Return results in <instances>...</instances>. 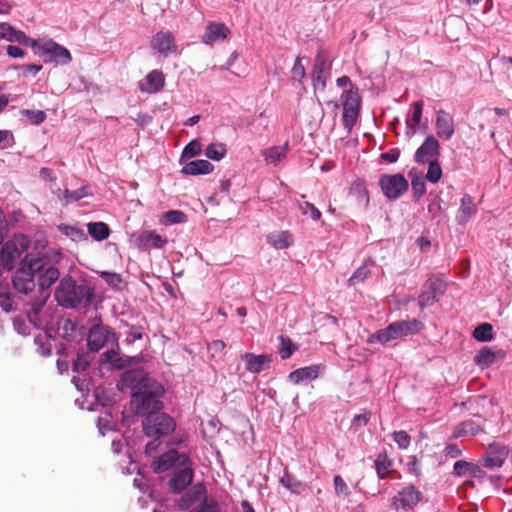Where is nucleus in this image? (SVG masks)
I'll list each match as a JSON object with an SVG mask.
<instances>
[{"label": "nucleus", "mask_w": 512, "mask_h": 512, "mask_svg": "<svg viewBox=\"0 0 512 512\" xmlns=\"http://www.w3.org/2000/svg\"><path fill=\"white\" fill-rule=\"evenodd\" d=\"M101 278L113 288H119L123 281L120 274L106 271L101 272Z\"/></svg>", "instance_id": "nucleus-52"}, {"label": "nucleus", "mask_w": 512, "mask_h": 512, "mask_svg": "<svg viewBox=\"0 0 512 512\" xmlns=\"http://www.w3.org/2000/svg\"><path fill=\"white\" fill-rule=\"evenodd\" d=\"M38 285L42 292L47 291L60 276L59 270L45 261V268L38 273Z\"/></svg>", "instance_id": "nucleus-28"}, {"label": "nucleus", "mask_w": 512, "mask_h": 512, "mask_svg": "<svg viewBox=\"0 0 512 512\" xmlns=\"http://www.w3.org/2000/svg\"><path fill=\"white\" fill-rule=\"evenodd\" d=\"M435 127L438 137L442 139L449 140L454 135L453 117L443 109L437 111Z\"/></svg>", "instance_id": "nucleus-21"}, {"label": "nucleus", "mask_w": 512, "mask_h": 512, "mask_svg": "<svg viewBox=\"0 0 512 512\" xmlns=\"http://www.w3.org/2000/svg\"><path fill=\"white\" fill-rule=\"evenodd\" d=\"M299 209L303 215L308 216L314 221L321 218V212L312 203L305 201L299 204Z\"/></svg>", "instance_id": "nucleus-46"}, {"label": "nucleus", "mask_w": 512, "mask_h": 512, "mask_svg": "<svg viewBox=\"0 0 512 512\" xmlns=\"http://www.w3.org/2000/svg\"><path fill=\"white\" fill-rule=\"evenodd\" d=\"M139 241L144 249H161L167 244V239L153 230L143 231L139 236Z\"/></svg>", "instance_id": "nucleus-29"}, {"label": "nucleus", "mask_w": 512, "mask_h": 512, "mask_svg": "<svg viewBox=\"0 0 512 512\" xmlns=\"http://www.w3.org/2000/svg\"><path fill=\"white\" fill-rule=\"evenodd\" d=\"M360 104L361 98L358 88L355 85H351L350 89L345 93L343 108L360 110Z\"/></svg>", "instance_id": "nucleus-36"}, {"label": "nucleus", "mask_w": 512, "mask_h": 512, "mask_svg": "<svg viewBox=\"0 0 512 512\" xmlns=\"http://www.w3.org/2000/svg\"><path fill=\"white\" fill-rule=\"evenodd\" d=\"M470 468H473L472 463L464 460H459L454 464V474L459 477L467 475L470 473Z\"/></svg>", "instance_id": "nucleus-56"}, {"label": "nucleus", "mask_w": 512, "mask_h": 512, "mask_svg": "<svg viewBox=\"0 0 512 512\" xmlns=\"http://www.w3.org/2000/svg\"><path fill=\"white\" fill-rule=\"evenodd\" d=\"M213 165L204 159L193 160L188 162L181 170L184 175H201L208 174L213 171Z\"/></svg>", "instance_id": "nucleus-30"}, {"label": "nucleus", "mask_w": 512, "mask_h": 512, "mask_svg": "<svg viewBox=\"0 0 512 512\" xmlns=\"http://www.w3.org/2000/svg\"><path fill=\"white\" fill-rule=\"evenodd\" d=\"M226 344L222 340H215L212 343L209 344L208 349L213 353H222L225 349Z\"/></svg>", "instance_id": "nucleus-64"}, {"label": "nucleus", "mask_w": 512, "mask_h": 512, "mask_svg": "<svg viewBox=\"0 0 512 512\" xmlns=\"http://www.w3.org/2000/svg\"><path fill=\"white\" fill-rule=\"evenodd\" d=\"M176 428L174 418H144L143 431L150 438L167 436Z\"/></svg>", "instance_id": "nucleus-9"}, {"label": "nucleus", "mask_w": 512, "mask_h": 512, "mask_svg": "<svg viewBox=\"0 0 512 512\" xmlns=\"http://www.w3.org/2000/svg\"><path fill=\"white\" fill-rule=\"evenodd\" d=\"M335 494L338 497L347 498L350 495V489L344 479L340 475L333 478Z\"/></svg>", "instance_id": "nucleus-45"}, {"label": "nucleus", "mask_w": 512, "mask_h": 512, "mask_svg": "<svg viewBox=\"0 0 512 512\" xmlns=\"http://www.w3.org/2000/svg\"><path fill=\"white\" fill-rule=\"evenodd\" d=\"M399 156H400V150L397 148L390 149L389 151L382 153L380 155L382 160L389 162V163L396 162L399 159Z\"/></svg>", "instance_id": "nucleus-59"}, {"label": "nucleus", "mask_w": 512, "mask_h": 512, "mask_svg": "<svg viewBox=\"0 0 512 512\" xmlns=\"http://www.w3.org/2000/svg\"><path fill=\"white\" fill-rule=\"evenodd\" d=\"M39 49L43 54L50 57V60L60 64H68L71 61L70 52L63 46H60L54 41H48L41 45Z\"/></svg>", "instance_id": "nucleus-17"}, {"label": "nucleus", "mask_w": 512, "mask_h": 512, "mask_svg": "<svg viewBox=\"0 0 512 512\" xmlns=\"http://www.w3.org/2000/svg\"><path fill=\"white\" fill-rule=\"evenodd\" d=\"M279 339L281 342V347H280L281 358L284 360L288 359L293 354V352L295 350V346L289 337L280 336Z\"/></svg>", "instance_id": "nucleus-48"}, {"label": "nucleus", "mask_w": 512, "mask_h": 512, "mask_svg": "<svg viewBox=\"0 0 512 512\" xmlns=\"http://www.w3.org/2000/svg\"><path fill=\"white\" fill-rule=\"evenodd\" d=\"M13 31V26L7 22L0 23V39L9 40L10 34Z\"/></svg>", "instance_id": "nucleus-63"}, {"label": "nucleus", "mask_w": 512, "mask_h": 512, "mask_svg": "<svg viewBox=\"0 0 512 512\" xmlns=\"http://www.w3.org/2000/svg\"><path fill=\"white\" fill-rule=\"evenodd\" d=\"M165 75L160 70H152L143 81L139 83V88L144 93H158L164 88Z\"/></svg>", "instance_id": "nucleus-18"}, {"label": "nucleus", "mask_w": 512, "mask_h": 512, "mask_svg": "<svg viewBox=\"0 0 512 512\" xmlns=\"http://www.w3.org/2000/svg\"><path fill=\"white\" fill-rule=\"evenodd\" d=\"M360 110L357 109H345L343 108V125L344 127L350 131L353 126L356 124Z\"/></svg>", "instance_id": "nucleus-43"}, {"label": "nucleus", "mask_w": 512, "mask_h": 512, "mask_svg": "<svg viewBox=\"0 0 512 512\" xmlns=\"http://www.w3.org/2000/svg\"><path fill=\"white\" fill-rule=\"evenodd\" d=\"M267 242L276 249H285L293 244V237L289 231H275L267 236Z\"/></svg>", "instance_id": "nucleus-32"}, {"label": "nucleus", "mask_w": 512, "mask_h": 512, "mask_svg": "<svg viewBox=\"0 0 512 512\" xmlns=\"http://www.w3.org/2000/svg\"><path fill=\"white\" fill-rule=\"evenodd\" d=\"M473 337L479 342H488L494 338L493 326L490 323H482L473 331Z\"/></svg>", "instance_id": "nucleus-38"}, {"label": "nucleus", "mask_w": 512, "mask_h": 512, "mask_svg": "<svg viewBox=\"0 0 512 512\" xmlns=\"http://www.w3.org/2000/svg\"><path fill=\"white\" fill-rule=\"evenodd\" d=\"M0 306L5 312H10L13 310V302L9 294L0 292Z\"/></svg>", "instance_id": "nucleus-61"}, {"label": "nucleus", "mask_w": 512, "mask_h": 512, "mask_svg": "<svg viewBox=\"0 0 512 512\" xmlns=\"http://www.w3.org/2000/svg\"><path fill=\"white\" fill-rule=\"evenodd\" d=\"M393 439L400 449H407L411 442V437L406 431L393 432Z\"/></svg>", "instance_id": "nucleus-53"}, {"label": "nucleus", "mask_w": 512, "mask_h": 512, "mask_svg": "<svg viewBox=\"0 0 512 512\" xmlns=\"http://www.w3.org/2000/svg\"><path fill=\"white\" fill-rule=\"evenodd\" d=\"M487 422H489L487 419L483 426H480L476 424L472 420H466L461 422L459 425H457L452 433L453 438H460L467 435L475 436L479 434L480 432H486V433H497L499 430L492 429Z\"/></svg>", "instance_id": "nucleus-15"}, {"label": "nucleus", "mask_w": 512, "mask_h": 512, "mask_svg": "<svg viewBox=\"0 0 512 512\" xmlns=\"http://www.w3.org/2000/svg\"><path fill=\"white\" fill-rule=\"evenodd\" d=\"M422 496V492L415 486L408 485L394 496L392 505L396 510L401 508L404 511H409L421 501Z\"/></svg>", "instance_id": "nucleus-12"}, {"label": "nucleus", "mask_w": 512, "mask_h": 512, "mask_svg": "<svg viewBox=\"0 0 512 512\" xmlns=\"http://www.w3.org/2000/svg\"><path fill=\"white\" fill-rule=\"evenodd\" d=\"M143 337V328L141 326H129V331L127 333V341L132 343L137 340H141Z\"/></svg>", "instance_id": "nucleus-57"}, {"label": "nucleus", "mask_w": 512, "mask_h": 512, "mask_svg": "<svg viewBox=\"0 0 512 512\" xmlns=\"http://www.w3.org/2000/svg\"><path fill=\"white\" fill-rule=\"evenodd\" d=\"M412 190L415 196L421 197L426 192L425 179L422 176L415 175L411 180Z\"/></svg>", "instance_id": "nucleus-51"}, {"label": "nucleus", "mask_w": 512, "mask_h": 512, "mask_svg": "<svg viewBox=\"0 0 512 512\" xmlns=\"http://www.w3.org/2000/svg\"><path fill=\"white\" fill-rule=\"evenodd\" d=\"M348 196L351 204L356 208L366 209L369 205V194L364 183L361 181H355L351 184Z\"/></svg>", "instance_id": "nucleus-23"}, {"label": "nucleus", "mask_w": 512, "mask_h": 512, "mask_svg": "<svg viewBox=\"0 0 512 512\" xmlns=\"http://www.w3.org/2000/svg\"><path fill=\"white\" fill-rule=\"evenodd\" d=\"M508 456V449L504 445L491 444L486 452L484 466L487 468L501 467Z\"/></svg>", "instance_id": "nucleus-19"}, {"label": "nucleus", "mask_w": 512, "mask_h": 512, "mask_svg": "<svg viewBox=\"0 0 512 512\" xmlns=\"http://www.w3.org/2000/svg\"><path fill=\"white\" fill-rule=\"evenodd\" d=\"M439 143L434 136H428L415 153V161L424 163L439 156Z\"/></svg>", "instance_id": "nucleus-22"}, {"label": "nucleus", "mask_w": 512, "mask_h": 512, "mask_svg": "<svg viewBox=\"0 0 512 512\" xmlns=\"http://www.w3.org/2000/svg\"><path fill=\"white\" fill-rule=\"evenodd\" d=\"M90 194L88 187L83 186L77 190H65L64 197L67 201H78Z\"/></svg>", "instance_id": "nucleus-50"}, {"label": "nucleus", "mask_w": 512, "mask_h": 512, "mask_svg": "<svg viewBox=\"0 0 512 512\" xmlns=\"http://www.w3.org/2000/svg\"><path fill=\"white\" fill-rule=\"evenodd\" d=\"M190 458L185 454H180L177 450L171 449L153 460L151 467L155 473L168 471L173 467H179L182 464L189 463Z\"/></svg>", "instance_id": "nucleus-11"}, {"label": "nucleus", "mask_w": 512, "mask_h": 512, "mask_svg": "<svg viewBox=\"0 0 512 512\" xmlns=\"http://www.w3.org/2000/svg\"><path fill=\"white\" fill-rule=\"evenodd\" d=\"M117 387L131 390L130 404L135 416H151L163 408L160 400L165 393L163 386L141 368L124 372Z\"/></svg>", "instance_id": "nucleus-1"}, {"label": "nucleus", "mask_w": 512, "mask_h": 512, "mask_svg": "<svg viewBox=\"0 0 512 512\" xmlns=\"http://www.w3.org/2000/svg\"><path fill=\"white\" fill-rule=\"evenodd\" d=\"M445 456L455 459L461 456L462 450L456 444H448L445 447Z\"/></svg>", "instance_id": "nucleus-62"}, {"label": "nucleus", "mask_w": 512, "mask_h": 512, "mask_svg": "<svg viewBox=\"0 0 512 512\" xmlns=\"http://www.w3.org/2000/svg\"><path fill=\"white\" fill-rule=\"evenodd\" d=\"M89 365V360L84 354H77V358L73 361V370L76 372L84 371Z\"/></svg>", "instance_id": "nucleus-58"}, {"label": "nucleus", "mask_w": 512, "mask_h": 512, "mask_svg": "<svg viewBox=\"0 0 512 512\" xmlns=\"http://www.w3.org/2000/svg\"><path fill=\"white\" fill-rule=\"evenodd\" d=\"M379 185L383 194L390 200H396L409 188L407 179L402 174H383Z\"/></svg>", "instance_id": "nucleus-7"}, {"label": "nucleus", "mask_w": 512, "mask_h": 512, "mask_svg": "<svg viewBox=\"0 0 512 512\" xmlns=\"http://www.w3.org/2000/svg\"><path fill=\"white\" fill-rule=\"evenodd\" d=\"M229 34L230 30L225 24L210 22L206 26L202 40L204 43L212 45L217 41L225 40Z\"/></svg>", "instance_id": "nucleus-24"}, {"label": "nucleus", "mask_w": 512, "mask_h": 512, "mask_svg": "<svg viewBox=\"0 0 512 512\" xmlns=\"http://www.w3.org/2000/svg\"><path fill=\"white\" fill-rule=\"evenodd\" d=\"M92 296L93 292L86 283H77L72 277L63 278L55 291V299L64 308L86 307Z\"/></svg>", "instance_id": "nucleus-2"}, {"label": "nucleus", "mask_w": 512, "mask_h": 512, "mask_svg": "<svg viewBox=\"0 0 512 512\" xmlns=\"http://www.w3.org/2000/svg\"><path fill=\"white\" fill-rule=\"evenodd\" d=\"M288 150L287 143L281 146H272L263 150L262 156L264 157L267 164L276 166L282 159L286 157Z\"/></svg>", "instance_id": "nucleus-33"}, {"label": "nucleus", "mask_w": 512, "mask_h": 512, "mask_svg": "<svg viewBox=\"0 0 512 512\" xmlns=\"http://www.w3.org/2000/svg\"><path fill=\"white\" fill-rule=\"evenodd\" d=\"M330 66L327 64L324 56L319 53L316 56L315 64L312 72V81L315 89L324 91L326 87V81L329 77Z\"/></svg>", "instance_id": "nucleus-16"}, {"label": "nucleus", "mask_w": 512, "mask_h": 512, "mask_svg": "<svg viewBox=\"0 0 512 512\" xmlns=\"http://www.w3.org/2000/svg\"><path fill=\"white\" fill-rule=\"evenodd\" d=\"M117 337L108 327L101 324L93 325L88 332L87 345L93 352L100 351L107 343L116 342Z\"/></svg>", "instance_id": "nucleus-10"}, {"label": "nucleus", "mask_w": 512, "mask_h": 512, "mask_svg": "<svg viewBox=\"0 0 512 512\" xmlns=\"http://www.w3.org/2000/svg\"><path fill=\"white\" fill-rule=\"evenodd\" d=\"M422 328V323L416 319L401 320L389 324L386 328L378 330L372 334L368 342L374 343L375 341L386 344L392 340H396L408 335L415 334Z\"/></svg>", "instance_id": "nucleus-4"}, {"label": "nucleus", "mask_w": 512, "mask_h": 512, "mask_svg": "<svg viewBox=\"0 0 512 512\" xmlns=\"http://www.w3.org/2000/svg\"><path fill=\"white\" fill-rule=\"evenodd\" d=\"M446 291L445 282L437 277H430L424 283L422 292L418 297V304L420 307L425 308L432 306L438 301L439 297Z\"/></svg>", "instance_id": "nucleus-8"}, {"label": "nucleus", "mask_w": 512, "mask_h": 512, "mask_svg": "<svg viewBox=\"0 0 512 512\" xmlns=\"http://www.w3.org/2000/svg\"><path fill=\"white\" fill-rule=\"evenodd\" d=\"M59 230L66 235L67 237L71 238L73 241H85L87 240V235L84 232V230L77 226L72 225H61L59 226Z\"/></svg>", "instance_id": "nucleus-39"}, {"label": "nucleus", "mask_w": 512, "mask_h": 512, "mask_svg": "<svg viewBox=\"0 0 512 512\" xmlns=\"http://www.w3.org/2000/svg\"><path fill=\"white\" fill-rule=\"evenodd\" d=\"M242 361L245 363L246 371L258 374L270 368L272 356L268 354L244 353L241 355Z\"/></svg>", "instance_id": "nucleus-14"}, {"label": "nucleus", "mask_w": 512, "mask_h": 512, "mask_svg": "<svg viewBox=\"0 0 512 512\" xmlns=\"http://www.w3.org/2000/svg\"><path fill=\"white\" fill-rule=\"evenodd\" d=\"M151 44L160 54L167 56L176 51L175 38L169 31H159L152 39Z\"/></svg>", "instance_id": "nucleus-20"}, {"label": "nucleus", "mask_w": 512, "mask_h": 512, "mask_svg": "<svg viewBox=\"0 0 512 512\" xmlns=\"http://www.w3.org/2000/svg\"><path fill=\"white\" fill-rule=\"evenodd\" d=\"M394 461L386 452L379 453L375 459V468L377 475L380 479L386 478L389 474L393 473Z\"/></svg>", "instance_id": "nucleus-34"}, {"label": "nucleus", "mask_w": 512, "mask_h": 512, "mask_svg": "<svg viewBox=\"0 0 512 512\" xmlns=\"http://www.w3.org/2000/svg\"><path fill=\"white\" fill-rule=\"evenodd\" d=\"M505 357V352L502 350L493 351L490 347H482L474 356V363L482 369L488 368L498 360Z\"/></svg>", "instance_id": "nucleus-26"}, {"label": "nucleus", "mask_w": 512, "mask_h": 512, "mask_svg": "<svg viewBox=\"0 0 512 512\" xmlns=\"http://www.w3.org/2000/svg\"><path fill=\"white\" fill-rule=\"evenodd\" d=\"M88 234L96 241H103L110 235V228L104 222H91L87 225Z\"/></svg>", "instance_id": "nucleus-35"}, {"label": "nucleus", "mask_w": 512, "mask_h": 512, "mask_svg": "<svg viewBox=\"0 0 512 512\" xmlns=\"http://www.w3.org/2000/svg\"><path fill=\"white\" fill-rule=\"evenodd\" d=\"M442 177V168L437 160L429 162L426 179L431 183H437Z\"/></svg>", "instance_id": "nucleus-41"}, {"label": "nucleus", "mask_w": 512, "mask_h": 512, "mask_svg": "<svg viewBox=\"0 0 512 512\" xmlns=\"http://www.w3.org/2000/svg\"><path fill=\"white\" fill-rule=\"evenodd\" d=\"M44 268V258H35L31 255H26L12 279L15 290L25 295L32 292L35 288L34 276L36 273H40Z\"/></svg>", "instance_id": "nucleus-3"}, {"label": "nucleus", "mask_w": 512, "mask_h": 512, "mask_svg": "<svg viewBox=\"0 0 512 512\" xmlns=\"http://www.w3.org/2000/svg\"><path fill=\"white\" fill-rule=\"evenodd\" d=\"M423 111V103L421 101H416L413 103V114L410 118L406 120V125L408 130L411 133H415L417 131V127L421 121Z\"/></svg>", "instance_id": "nucleus-37"}, {"label": "nucleus", "mask_w": 512, "mask_h": 512, "mask_svg": "<svg viewBox=\"0 0 512 512\" xmlns=\"http://www.w3.org/2000/svg\"><path fill=\"white\" fill-rule=\"evenodd\" d=\"M477 212L476 205L473 201V198L465 194L461 198V205L458 210L457 220L459 223H466L473 215Z\"/></svg>", "instance_id": "nucleus-31"}, {"label": "nucleus", "mask_w": 512, "mask_h": 512, "mask_svg": "<svg viewBox=\"0 0 512 512\" xmlns=\"http://www.w3.org/2000/svg\"><path fill=\"white\" fill-rule=\"evenodd\" d=\"M191 465V461L189 463L182 464L169 479L168 487L172 493L178 494L192 483L194 471Z\"/></svg>", "instance_id": "nucleus-13"}, {"label": "nucleus", "mask_w": 512, "mask_h": 512, "mask_svg": "<svg viewBox=\"0 0 512 512\" xmlns=\"http://www.w3.org/2000/svg\"><path fill=\"white\" fill-rule=\"evenodd\" d=\"M29 245L28 237L23 234L15 235L8 240L0 251V260L3 267L9 271L13 270L17 260L28 250Z\"/></svg>", "instance_id": "nucleus-6"}, {"label": "nucleus", "mask_w": 512, "mask_h": 512, "mask_svg": "<svg viewBox=\"0 0 512 512\" xmlns=\"http://www.w3.org/2000/svg\"><path fill=\"white\" fill-rule=\"evenodd\" d=\"M226 147L222 143H212L205 149V155L211 160L219 161L226 155Z\"/></svg>", "instance_id": "nucleus-40"}, {"label": "nucleus", "mask_w": 512, "mask_h": 512, "mask_svg": "<svg viewBox=\"0 0 512 512\" xmlns=\"http://www.w3.org/2000/svg\"><path fill=\"white\" fill-rule=\"evenodd\" d=\"M370 271L366 266L359 267L355 273L349 278V282L352 285H356L360 282H363L369 275Z\"/></svg>", "instance_id": "nucleus-55"}, {"label": "nucleus", "mask_w": 512, "mask_h": 512, "mask_svg": "<svg viewBox=\"0 0 512 512\" xmlns=\"http://www.w3.org/2000/svg\"><path fill=\"white\" fill-rule=\"evenodd\" d=\"M291 73L293 78L299 81L305 77V69L304 66L301 64V60L299 58L296 60Z\"/></svg>", "instance_id": "nucleus-60"}, {"label": "nucleus", "mask_w": 512, "mask_h": 512, "mask_svg": "<svg viewBox=\"0 0 512 512\" xmlns=\"http://www.w3.org/2000/svg\"><path fill=\"white\" fill-rule=\"evenodd\" d=\"M197 501H201L200 505L191 512H219L218 502L207 497V490L203 483H196L179 500L181 508H188Z\"/></svg>", "instance_id": "nucleus-5"}, {"label": "nucleus", "mask_w": 512, "mask_h": 512, "mask_svg": "<svg viewBox=\"0 0 512 512\" xmlns=\"http://www.w3.org/2000/svg\"><path fill=\"white\" fill-rule=\"evenodd\" d=\"M21 114L26 116L31 124L39 125L46 119V113L43 110L23 109Z\"/></svg>", "instance_id": "nucleus-44"}, {"label": "nucleus", "mask_w": 512, "mask_h": 512, "mask_svg": "<svg viewBox=\"0 0 512 512\" xmlns=\"http://www.w3.org/2000/svg\"><path fill=\"white\" fill-rule=\"evenodd\" d=\"M280 483L294 493H300L303 488L301 482L294 480L293 477L287 473L280 479Z\"/></svg>", "instance_id": "nucleus-49"}, {"label": "nucleus", "mask_w": 512, "mask_h": 512, "mask_svg": "<svg viewBox=\"0 0 512 512\" xmlns=\"http://www.w3.org/2000/svg\"><path fill=\"white\" fill-rule=\"evenodd\" d=\"M10 42H18L22 45H31L32 47H38L37 40H30L23 31L16 30L13 27V31L10 34Z\"/></svg>", "instance_id": "nucleus-42"}, {"label": "nucleus", "mask_w": 512, "mask_h": 512, "mask_svg": "<svg viewBox=\"0 0 512 512\" xmlns=\"http://www.w3.org/2000/svg\"><path fill=\"white\" fill-rule=\"evenodd\" d=\"M201 153V143L198 139L189 142L183 149L182 158H192Z\"/></svg>", "instance_id": "nucleus-47"}, {"label": "nucleus", "mask_w": 512, "mask_h": 512, "mask_svg": "<svg viewBox=\"0 0 512 512\" xmlns=\"http://www.w3.org/2000/svg\"><path fill=\"white\" fill-rule=\"evenodd\" d=\"M115 346L116 348L107 350L103 357L105 358V361L112 365L113 368L121 370L127 367L132 366L134 363H136V358L129 357V356H120V348L119 345L116 342Z\"/></svg>", "instance_id": "nucleus-25"}, {"label": "nucleus", "mask_w": 512, "mask_h": 512, "mask_svg": "<svg viewBox=\"0 0 512 512\" xmlns=\"http://www.w3.org/2000/svg\"><path fill=\"white\" fill-rule=\"evenodd\" d=\"M322 368L323 367L321 365H311L299 368L289 374V381L293 384H299L304 381L314 380L318 377Z\"/></svg>", "instance_id": "nucleus-27"}, {"label": "nucleus", "mask_w": 512, "mask_h": 512, "mask_svg": "<svg viewBox=\"0 0 512 512\" xmlns=\"http://www.w3.org/2000/svg\"><path fill=\"white\" fill-rule=\"evenodd\" d=\"M164 218L167 223L178 224L186 221V215L179 210H170L165 213Z\"/></svg>", "instance_id": "nucleus-54"}]
</instances>
